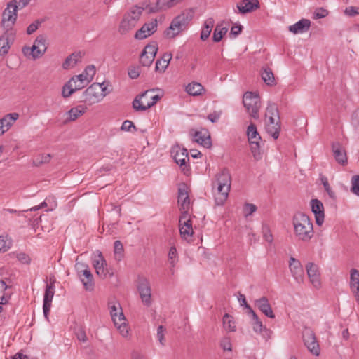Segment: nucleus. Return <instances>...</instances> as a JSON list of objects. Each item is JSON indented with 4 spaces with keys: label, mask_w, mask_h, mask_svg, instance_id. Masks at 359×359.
Returning a JSON list of instances; mask_svg holds the SVG:
<instances>
[{
    "label": "nucleus",
    "mask_w": 359,
    "mask_h": 359,
    "mask_svg": "<svg viewBox=\"0 0 359 359\" xmlns=\"http://www.w3.org/2000/svg\"><path fill=\"white\" fill-rule=\"evenodd\" d=\"M264 125L266 131L274 139L279 136L281 123L279 111L275 103H269L264 115Z\"/></svg>",
    "instance_id": "7ed1b4c3"
},
{
    "label": "nucleus",
    "mask_w": 359,
    "mask_h": 359,
    "mask_svg": "<svg viewBox=\"0 0 359 359\" xmlns=\"http://www.w3.org/2000/svg\"><path fill=\"white\" fill-rule=\"evenodd\" d=\"M55 279L50 278V283L46 285L44 297L43 310L44 316L48 318V315L51 307V302L54 296Z\"/></svg>",
    "instance_id": "2eb2a0df"
},
{
    "label": "nucleus",
    "mask_w": 359,
    "mask_h": 359,
    "mask_svg": "<svg viewBox=\"0 0 359 359\" xmlns=\"http://www.w3.org/2000/svg\"><path fill=\"white\" fill-rule=\"evenodd\" d=\"M180 232L182 238L188 239L194 234L192 222L188 217V213H182L179 219Z\"/></svg>",
    "instance_id": "dca6fc26"
},
{
    "label": "nucleus",
    "mask_w": 359,
    "mask_h": 359,
    "mask_svg": "<svg viewBox=\"0 0 359 359\" xmlns=\"http://www.w3.org/2000/svg\"><path fill=\"white\" fill-rule=\"evenodd\" d=\"M243 103L250 115L257 119L260 108L259 97L252 92H246L243 95Z\"/></svg>",
    "instance_id": "1a4fd4ad"
},
{
    "label": "nucleus",
    "mask_w": 359,
    "mask_h": 359,
    "mask_svg": "<svg viewBox=\"0 0 359 359\" xmlns=\"http://www.w3.org/2000/svg\"><path fill=\"white\" fill-rule=\"evenodd\" d=\"M158 47L156 43L147 45L140 55V62L144 67H149L156 55Z\"/></svg>",
    "instance_id": "4468645a"
},
{
    "label": "nucleus",
    "mask_w": 359,
    "mask_h": 359,
    "mask_svg": "<svg viewBox=\"0 0 359 359\" xmlns=\"http://www.w3.org/2000/svg\"><path fill=\"white\" fill-rule=\"evenodd\" d=\"M350 286L359 304V271L355 269H353L351 271Z\"/></svg>",
    "instance_id": "cd10ccee"
},
{
    "label": "nucleus",
    "mask_w": 359,
    "mask_h": 359,
    "mask_svg": "<svg viewBox=\"0 0 359 359\" xmlns=\"http://www.w3.org/2000/svg\"><path fill=\"white\" fill-rule=\"evenodd\" d=\"M247 135H248V139L249 142L261 140V137L257 132V127L253 123H251L248 127Z\"/></svg>",
    "instance_id": "4c0bfd02"
},
{
    "label": "nucleus",
    "mask_w": 359,
    "mask_h": 359,
    "mask_svg": "<svg viewBox=\"0 0 359 359\" xmlns=\"http://www.w3.org/2000/svg\"><path fill=\"white\" fill-rule=\"evenodd\" d=\"M10 46L8 39L4 36L0 37V55L6 54Z\"/></svg>",
    "instance_id": "de8ad7c7"
},
{
    "label": "nucleus",
    "mask_w": 359,
    "mask_h": 359,
    "mask_svg": "<svg viewBox=\"0 0 359 359\" xmlns=\"http://www.w3.org/2000/svg\"><path fill=\"white\" fill-rule=\"evenodd\" d=\"M321 181H322V183L323 184V187L326 191V192L327 193V194L329 195V196L332 198V199H335L336 198V195H335V193L334 191H332V189H331V187H330V184L328 183V181H327V179L326 177H323L321 179Z\"/></svg>",
    "instance_id": "09e8293b"
},
{
    "label": "nucleus",
    "mask_w": 359,
    "mask_h": 359,
    "mask_svg": "<svg viewBox=\"0 0 359 359\" xmlns=\"http://www.w3.org/2000/svg\"><path fill=\"white\" fill-rule=\"evenodd\" d=\"M186 92L192 96H197L202 93L204 90L203 86L197 82H192L189 83L185 88Z\"/></svg>",
    "instance_id": "72a5a7b5"
},
{
    "label": "nucleus",
    "mask_w": 359,
    "mask_h": 359,
    "mask_svg": "<svg viewBox=\"0 0 359 359\" xmlns=\"http://www.w3.org/2000/svg\"><path fill=\"white\" fill-rule=\"evenodd\" d=\"M243 29V26L239 25L236 26H233L231 29L229 36L230 37L236 38L237 36H238Z\"/></svg>",
    "instance_id": "052dcab7"
},
{
    "label": "nucleus",
    "mask_w": 359,
    "mask_h": 359,
    "mask_svg": "<svg viewBox=\"0 0 359 359\" xmlns=\"http://www.w3.org/2000/svg\"><path fill=\"white\" fill-rule=\"evenodd\" d=\"M109 309L114 325L123 337H127L128 335V327L120 304L117 302H109Z\"/></svg>",
    "instance_id": "423d86ee"
},
{
    "label": "nucleus",
    "mask_w": 359,
    "mask_h": 359,
    "mask_svg": "<svg viewBox=\"0 0 359 359\" xmlns=\"http://www.w3.org/2000/svg\"><path fill=\"white\" fill-rule=\"evenodd\" d=\"M257 210V207L255 205L252 203H245L244 207V213L245 216L248 217L252 213H254Z\"/></svg>",
    "instance_id": "5fc2aeb1"
},
{
    "label": "nucleus",
    "mask_w": 359,
    "mask_h": 359,
    "mask_svg": "<svg viewBox=\"0 0 359 359\" xmlns=\"http://www.w3.org/2000/svg\"><path fill=\"white\" fill-rule=\"evenodd\" d=\"M345 13L348 16H355L359 14V7L349 6L346 8Z\"/></svg>",
    "instance_id": "774afa93"
},
{
    "label": "nucleus",
    "mask_w": 359,
    "mask_h": 359,
    "mask_svg": "<svg viewBox=\"0 0 359 359\" xmlns=\"http://www.w3.org/2000/svg\"><path fill=\"white\" fill-rule=\"evenodd\" d=\"M194 142L198 143L205 148H210L212 142L210 135L208 131L202 133L201 131H196L194 135Z\"/></svg>",
    "instance_id": "c756f323"
},
{
    "label": "nucleus",
    "mask_w": 359,
    "mask_h": 359,
    "mask_svg": "<svg viewBox=\"0 0 359 359\" xmlns=\"http://www.w3.org/2000/svg\"><path fill=\"white\" fill-rule=\"evenodd\" d=\"M351 191L356 196H359V175H358L352 177Z\"/></svg>",
    "instance_id": "49530a36"
},
{
    "label": "nucleus",
    "mask_w": 359,
    "mask_h": 359,
    "mask_svg": "<svg viewBox=\"0 0 359 359\" xmlns=\"http://www.w3.org/2000/svg\"><path fill=\"white\" fill-rule=\"evenodd\" d=\"M85 110H86V107H84L81 105L72 108L68 111V115L69 116L68 120L72 121H75L76 119H77L79 117H80L81 116H82L84 114Z\"/></svg>",
    "instance_id": "58836bf2"
},
{
    "label": "nucleus",
    "mask_w": 359,
    "mask_h": 359,
    "mask_svg": "<svg viewBox=\"0 0 359 359\" xmlns=\"http://www.w3.org/2000/svg\"><path fill=\"white\" fill-rule=\"evenodd\" d=\"M17 258H18V261H20L22 264H30V262H31L30 257H29L28 255H27L24 252H20V253L18 254Z\"/></svg>",
    "instance_id": "69168bd1"
},
{
    "label": "nucleus",
    "mask_w": 359,
    "mask_h": 359,
    "mask_svg": "<svg viewBox=\"0 0 359 359\" xmlns=\"http://www.w3.org/2000/svg\"><path fill=\"white\" fill-rule=\"evenodd\" d=\"M223 325L227 331H236V325L233 317L227 313H226L223 317Z\"/></svg>",
    "instance_id": "a19ab883"
},
{
    "label": "nucleus",
    "mask_w": 359,
    "mask_h": 359,
    "mask_svg": "<svg viewBox=\"0 0 359 359\" xmlns=\"http://www.w3.org/2000/svg\"><path fill=\"white\" fill-rule=\"evenodd\" d=\"M294 231L299 241H309L313 236V226L308 215L303 212H296L292 218Z\"/></svg>",
    "instance_id": "f257e3e1"
},
{
    "label": "nucleus",
    "mask_w": 359,
    "mask_h": 359,
    "mask_svg": "<svg viewBox=\"0 0 359 359\" xmlns=\"http://www.w3.org/2000/svg\"><path fill=\"white\" fill-rule=\"evenodd\" d=\"M249 143L253 158L255 161L260 160L262 158V154L260 151V141L250 142Z\"/></svg>",
    "instance_id": "ea45409f"
},
{
    "label": "nucleus",
    "mask_w": 359,
    "mask_h": 359,
    "mask_svg": "<svg viewBox=\"0 0 359 359\" xmlns=\"http://www.w3.org/2000/svg\"><path fill=\"white\" fill-rule=\"evenodd\" d=\"M220 346L224 351H231V340L228 337H224L221 340Z\"/></svg>",
    "instance_id": "4d7b16f0"
},
{
    "label": "nucleus",
    "mask_w": 359,
    "mask_h": 359,
    "mask_svg": "<svg viewBox=\"0 0 359 359\" xmlns=\"http://www.w3.org/2000/svg\"><path fill=\"white\" fill-rule=\"evenodd\" d=\"M157 20H152L151 22L144 24L143 26L136 32L135 38L138 40L144 39L156 32L157 30Z\"/></svg>",
    "instance_id": "f3484780"
},
{
    "label": "nucleus",
    "mask_w": 359,
    "mask_h": 359,
    "mask_svg": "<svg viewBox=\"0 0 359 359\" xmlns=\"http://www.w3.org/2000/svg\"><path fill=\"white\" fill-rule=\"evenodd\" d=\"M139 67H132L128 69V76L132 79H135L140 76Z\"/></svg>",
    "instance_id": "0e129e2a"
},
{
    "label": "nucleus",
    "mask_w": 359,
    "mask_h": 359,
    "mask_svg": "<svg viewBox=\"0 0 359 359\" xmlns=\"http://www.w3.org/2000/svg\"><path fill=\"white\" fill-rule=\"evenodd\" d=\"M262 233H263V236H264V238L265 239V241L269 243H272L273 236L271 233V231L268 226H264L262 228Z\"/></svg>",
    "instance_id": "e2e57ef3"
},
{
    "label": "nucleus",
    "mask_w": 359,
    "mask_h": 359,
    "mask_svg": "<svg viewBox=\"0 0 359 359\" xmlns=\"http://www.w3.org/2000/svg\"><path fill=\"white\" fill-rule=\"evenodd\" d=\"M250 313L252 315V318L253 330L256 332L260 333L264 338H269L271 331L263 325L262 322L259 319L258 316L253 310H251V313Z\"/></svg>",
    "instance_id": "aec40b11"
},
{
    "label": "nucleus",
    "mask_w": 359,
    "mask_h": 359,
    "mask_svg": "<svg viewBox=\"0 0 359 359\" xmlns=\"http://www.w3.org/2000/svg\"><path fill=\"white\" fill-rule=\"evenodd\" d=\"M328 15V11L323 8H318L314 13L315 19H320L326 17Z\"/></svg>",
    "instance_id": "bf43d9fd"
},
{
    "label": "nucleus",
    "mask_w": 359,
    "mask_h": 359,
    "mask_svg": "<svg viewBox=\"0 0 359 359\" xmlns=\"http://www.w3.org/2000/svg\"><path fill=\"white\" fill-rule=\"evenodd\" d=\"M31 0H12L9 3L13 5V7L15 6V9L18 11V8H23L27 5L29 4Z\"/></svg>",
    "instance_id": "3c124183"
},
{
    "label": "nucleus",
    "mask_w": 359,
    "mask_h": 359,
    "mask_svg": "<svg viewBox=\"0 0 359 359\" xmlns=\"http://www.w3.org/2000/svg\"><path fill=\"white\" fill-rule=\"evenodd\" d=\"M239 12L242 14L252 12L259 8L258 0H241L237 4Z\"/></svg>",
    "instance_id": "5701e85b"
},
{
    "label": "nucleus",
    "mask_w": 359,
    "mask_h": 359,
    "mask_svg": "<svg viewBox=\"0 0 359 359\" xmlns=\"http://www.w3.org/2000/svg\"><path fill=\"white\" fill-rule=\"evenodd\" d=\"M311 27V21L308 19H302L295 24L289 26L288 30L293 34L306 32Z\"/></svg>",
    "instance_id": "a878e982"
},
{
    "label": "nucleus",
    "mask_w": 359,
    "mask_h": 359,
    "mask_svg": "<svg viewBox=\"0 0 359 359\" xmlns=\"http://www.w3.org/2000/svg\"><path fill=\"white\" fill-rule=\"evenodd\" d=\"M50 158L51 156L50 154H41L34 158L33 160V163L36 166H39L43 163H48L50 161Z\"/></svg>",
    "instance_id": "a18cd8bd"
},
{
    "label": "nucleus",
    "mask_w": 359,
    "mask_h": 359,
    "mask_svg": "<svg viewBox=\"0 0 359 359\" xmlns=\"http://www.w3.org/2000/svg\"><path fill=\"white\" fill-rule=\"evenodd\" d=\"M165 331V328L163 325L158 326L157 329V337L161 345H164L165 344V338H164V332Z\"/></svg>",
    "instance_id": "13d9d810"
},
{
    "label": "nucleus",
    "mask_w": 359,
    "mask_h": 359,
    "mask_svg": "<svg viewBox=\"0 0 359 359\" xmlns=\"http://www.w3.org/2000/svg\"><path fill=\"white\" fill-rule=\"evenodd\" d=\"M147 91L151 92V93L149 94L150 95H148V97H147V98L151 99V102H147V107H149V109L152 106H154L160 100L161 97L158 95H153V93H154L153 90H148Z\"/></svg>",
    "instance_id": "603ef678"
},
{
    "label": "nucleus",
    "mask_w": 359,
    "mask_h": 359,
    "mask_svg": "<svg viewBox=\"0 0 359 359\" xmlns=\"http://www.w3.org/2000/svg\"><path fill=\"white\" fill-rule=\"evenodd\" d=\"M182 1L183 0H157L156 5L149 8V12L157 13L161 11L168 10L177 5Z\"/></svg>",
    "instance_id": "b1692460"
},
{
    "label": "nucleus",
    "mask_w": 359,
    "mask_h": 359,
    "mask_svg": "<svg viewBox=\"0 0 359 359\" xmlns=\"http://www.w3.org/2000/svg\"><path fill=\"white\" fill-rule=\"evenodd\" d=\"M19 114L18 113H11L6 115L3 118L0 119L3 123V126L6 130V132L9 128L14 123V122L18 118Z\"/></svg>",
    "instance_id": "e433bc0d"
},
{
    "label": "nucleus",
    "mask_w": 359,
    "mask_h": 359,
    "mask_svg": "<svg viewBox=\"0 0 359 359\" xmlns=\"http://www.w3.org/2000/svg\"><path fill=\"white\" fill-rule=\"evenodd\" d=\"M47 49L46 38L43 35L38 36L32 47H24L22 52L25 56H31L33 60L42 57Z\"/></svg>",
    "instance_id": "6e6552de"
},
{
    "label": "nucleus",
    "mask_w": 359,
    "mask_h": 359,
    "mask_svg": "<svg viewBox=\"0 0 359 359\" xmlns=\"http://www.w3.org/2000/svg\"><path fill=\"white\" fill-rule=\"evenodd\" d=\"M115 259L120 261L123 257V245L120 241H116L114 244Z\"/></svg>",
    "instance_id": "37998d69"
},
{
    "label": "nucleus",
    "mask_w": 359,
    "mask_h": 359,
    "mask_svg": "<svg viewBox=\"0 0 359 359\" xmlns=\"http://www.w3.org/2000/svg\"><path fill=\"white\" fill-rule=\"evenodd\" d=\"M95 67L94 65H88L86 67L84 72L87 76L92 81L94 75L95 74Z\"/></svg>",
    "instance_id": "338daca9"
},
{
    "label": "nucleus",
    "mask_w": 359,
    "mask_h": 359,
    "mask_svg": "<svg viewBox=\"0 0 359 359\" xmlns=\"http://www.w3.org/2000/svg\"><path fill=\"white\" fill-rule=\"evenodd\" d=\"M10 248V243L6 237L0 236V252H5Z\"/></svg>",
    "instance_id": "6e6d98bb"
},
{
    "label": "nucleus",
    "mask_w": 359,
    "mask_h": 359,
    "mask_svg": "<svg viewBox=\"0 0 359 359\" xmlns=\"http://www.w3.org/2000/svg\"><path fill=\"white\" fill-rule=\"evenodd\" d=\"M217 186V195L215 197L217 205H223L227 199L231 189V178L227 169H223L217 175L215 182Z\"/></svg>",
    "instance_id": "20e7f679"
},
{
    "label": "nucleus",
    "mask_w": 359,
    "mask_h": 359,
    "mask_svg": "<svg viewBox=\"0 0 359 359\" xmlns=\"http://www.w3.org/2000/svg\"><path fill=\"white\" fill-rule=\"evenodd\" d=\"M228 29L226 27H222L221 25H217L214 30L212 39L215 42H219L223 36L226 34Z\"/></svg>",
    "instance_id": "79ce46f5"
},
{
    "label": "nucleus",
    "mask_w": 359,
    "mask_h": 359,
    "mask_svg": "<svg viewBox=\"0 0 359 359\" xmlns=\"http://www.w3.org/2000/svg\"><path fill=\"white\" fill-rule=\"evenodd\" d=\"M146 3L142 4V6H133L127 12L124 13L118 26V32L122 34H126L133 29L139 21L142 12L147 8Z\"/></svg>",
    "instance_id": "f03ea898"
},
{
    "label": "nucleus",
    "mask_w": 359,
    "mask_h": 359,
    "mask_svg": "<svg viewBox=\"0 0 359 359\" xmlns=\"http://www.w3.org/2000/svg\"><path fill=\"white\" fill-rule=\"evenodd\" d=\"M132 128L133 129V130L135 132L137 131L136 126L134 125V123L131 121H129V120L124 121L121 127V130L127 131V132L131 131Z\"/></svg>",
    "instance_id": "8fccbe9b"
},
{
    "label": "nucleus",
    "mask_w": 359,
    "mask_h": 359,
    "mask_svg": "<svg viewBox=\"0 0 359 359\" xmlns=\"http://www.w3.org/2000/svg\"><path fill=\"white\" fill-rule=\"evenodd\" d=\"M168 66V62H165L162 59H158L156 62V71L164 72Z\"/></svg>",
    "instance_id": "864d4df0"
},
{
    "label": "nucleus",
    "mask_w": 359,
    "mask_h": 359,
    "mask_svg": "<svg viewBox=\"0 0 359 359\" xmlns=\"http://www.w3.org/2000/svg\"><path fill=\"white\" fill-rule=\"evenodd\" d=\"M306 269L311 284L316 288H319L321 283L318 266L313 262H309L306 264Z\"/></svg>",
    "instance_id": "6ab92c4d"
},
{
    "label": "nucleus",
    "mask_w": 359,
    "mask_h": 359,
    "mask_svg": "<svg viewBox=\"0 0 359 359\" xmlns=\"http://www.w3.org/2000/svg\"><path fill=\"white\" fill-rule=\"evenodd\" d=\"M104 83H94L83 92V101L89 104H94L101 101L107 95V87Z\"/></svg>",
    "instance_id": "0eeeda50"
},
{
    "label": "nucleus",
    "mask_w": 359,
    "mask_h": 359,
    "mask_svg": "<svg viewBox=\"0 0 359 359\" xmlns=\"http://www.w3.org/2000/svg\"><path fill=\"white\" fill-rule=\"evenodd\" d=\"M262 78L264 83L268 86H273L276 84L273 73L269 67L263 68L262 72Z\"/></svg>",
    "instance_id": "c9c22d12"
},
{
    "label": "nucleus",
    "mask_w": 359,
    "mask_h": 359,
    "mask_svg": "<svg viewBox=\"0 0 359 359\" xmlns=\"http://www.w3.org/2000/svg\"><path fill=\"white\" fill-rule=\"evenodd\" d=\"M86 85L83 83L81 81H77L74 79V77H72V79L65 83V89H69L68 93H66L67 95H72L75 91L79 90L84 88Z\"/></svg>",
    "instance_id": "2f4dec72"
},
{
    "label": "nucleus",
    "mask_w": 359,
    "mask_h": 359,
    "mask_svg": "<svg viewBox=\"0 0 359 359\" xmlns=\"http://www.w3.org/2000/svg\"><path fill=\"white\" fill-rule=\"evenodd\" d=\"M177 202L182 213H188L190 205V199L188 194V187L186 184H180L178 187Z\"/></svg>",
    "instance_id": "ddd939ff"
},
{
    "label": "nucleus",
    "mask_w": 359,
    "mask_h": 359,
    "mask_svg": "<svg viewBox=\"0 0 359 359\" xmlns=\"http://www.w3.org/2000/svg\"><path fill=\"white\" fill-rule=\"evenodd\" d=\"M83 273V277L81 281L82 282L83 287L86 290L91 291L94 287L93 276L91 273L90 269L86 271Z\"/></svg>",
    "instance_id": "f704fd0d"
},
{
    "label": "nucleus",
    "mask_w": 359,
    "mask_h": 359,
    "mask_svg": "<svg viewBox=\"0 0 359 359\" xmlns=\"http://www.w3.org/2000/svg\"><path fill=\"white\" fill-rule=\"evenodd\" d=\"M302 339L304 345L308 350L314 355L318 356L320 354V346L316 339L315 333L309 327H304L302 331Z\"/></svg>",
    "instance_id": "9d476101"
},
{
    "label": "nucleus",
    "mask_w": 359,
    "mask_h": 359,
    "mask_svg": "<svg viewBox=\"0 0 359 359\" xmlns=\"http://www.w3.org/2000/svg\"><path fill=\"white\" fill-rule=\"evenodd\" d=\"M150 91H145L141 95H139L135 97V98L133 101V107L135 111H146L147 109H149V107H147V101L142 100L147 99L148 97V95H150Z\"/></svg>",
    "instance_id": "bb28decb"
},
{
    "label": "nucleus",
    "mask_w": 359,
    "mask_h": 359,
    "mask_svg": "<svg viewBox=\"0 0 359 359\" xmlns=\"http://www.w3.org/2000/svg\"><path fill=\"white\" fill-rule=\"evenodd\" d=\"M351 123L355 128L359 126V107L357 108L352 114Z\"/></svg>",
    "instance_id": "680f3d73"
},
{
    "label": "nucleus",
    "mask_w": 359,
    "mask_h": 359,
    "mask_svg": "<svg viewBox=\"0 0 359 359\" xmlns=\"http://www.w3.org/2000/svg\"><path fill=\"white\" fill-rule=\"evenodd\" d=\"M174 159L177 164H178L183 170L187 167V162L189 161L188 151L186 149H181L179 147L173 149Z\"/></svg>",
    "instance_id": "412c9836"
},
{
    "label": "nucleus",
    "mask_w": 359,
    "mask_h": 359,
    "mask_svg": "<svg viewBox=\"0 0 359 359\" xmlns=\"http://www.w3.org/2000/svg\"><path fill=\"white\" fill-rule=\"evenodd\" d=\"M214 24L215 20L212 18H210L205 20L204 26L201 32V39L202 41H205L207 39H208L212 32V29L214 26Z\"/></svg>",
    "instance_id": "473e14b6"
},
{
    "label": "nucleus",
    "mask_w": 359,
    "mask_h": 359,
    "mask_svg": "<svg viewBox=\"0 0 359 359\" xmlns=\"http://www.w3.org/2000/svg\"><path fill=\"white\" fill-rule=\"evenodd\" d=\"M255 304L266 316L270 318H275V315L266 297H263L255 300Z\"/></svg>",
    "instance_id": "393cba45"
},
{
    "label": "nucleus",
    "mask_w": 359,
    "mask_h": 359,
    "mask_svg": "<svg viewBox=\"0 0 359 359\" xmlns=\"http://www.w3.org/2000/svg\"><path fill=\"white\" fill-rule=\"evenodd\" d=\"M17 19V10L15 6L8 3L2 13L1 26L8 31L14 25Z\"/></svg>",
    "instance_id": "9b49d317"
},
{
    "label": "nucleus",
    "mask_w": 359,
    "mask_h": 359,
    "mask_svg": "<svg viewBox=\"0 0 359 359\" xmlns=\"http://www.w3.org/2000/svg\"><path fill=\"white\" fill-rule=\"evenodd\" d=\"M290 270L294 278L297 283H303L304 280V269L299 261L294 257L290 259L289 264Z\"/></svg>",
    "instance_id": "a211bd4d"
},
{
    "label": "nucleus",
    "mask_w": 359,
    "mask_h": 359,
    "mask_svg": "<svg viewBox=\"0 0 359 359\" xmlns=\"http://www.w3.org/2000/svg\"><path fill=\"white\" fill-rule=\"evenodd\" d=\"M332 150L336 161L345 165L347 164V156L345 149L339 142H333L332 144Z\"/></svg>",
    "instance_id": "4be33fe9"
},
{
    "label": "nucleus",
    "mask_w": 359,
    "mask_h": 359,
    "mask_svg": "<svg viewBox=\"0 0 359 359\" xmlns=\"http://www.w3.org/2000/svg\"><path fill=\"white\" fill-rule=\"evenodd\" d=\"M137 290L144 304L149 306L151 304V290L149 281L145 278H139Z\"/></svg>",
    "instance_id": "f8f14e48"
},
{
    "label": "nucleus",
    "mask_w": 359,
    "mask_h": 359,
    "mask_svg": "<svg viewBox=\"0 0 359 359\" xmlns=\"http://www.w3.org/2000/svg\"><path fill=\"white\" fill-rule=\"evenodd\" d=\"M191 19L192 15L189 12L182 13L178 15L172 20L170 26L165 31V36L168 39L175 38L187 29Z\"/></svg>",
    "instance_id": "39448f33"
},
{
    "label": "nucleus",
    "mask_w": 359,
    "mask_h": 359,
    "mask_svg": "<svg viewBox=\"0 0 359 359\" xmlns=\"http://www.w3.org/2000/svg\"><path fill=\"white\" fill-rule=\"evenodd\" d=\"M311 210L314 215L324 213L323 203L318 199H312L311 201Z\"/></svg>",
    "instance_id": "c03bdc74"
},
{
    "label": "nucleus",
    "mask_w": 359,
    "mask_h": 359,
    "mask_svg": "<svg viewBox=\"0 0 359 359\" xmlns=\"http://www.w3.org/2000/svg\"><path fill=\"white\" fill-rule=\"evenodd\" d=\"M82 53L75 52L69 55L62 64V67L65 69H69L75 67V65L81 60Z\"/></svg>",
    "instance_id": "7c9ffc66"
},
{
    "label": "nucleus",
    "mask_w": 359,
    "mask_h": 359,
    "mask_svg": "<svg viewBox=\"0 0 359 359\" xmlns=\"http://www.w3.org/2000/svg\"><path fill=\"white\" fill-rule=\"evenodd\" d=\"M93 266L97 276L102 278H105L107 277V269L105 268L107 262L101 253L98 255L97 259L94 261Z\"/></svg>",
    "instance_id": "c85d7f7f"
}]
</instances>
